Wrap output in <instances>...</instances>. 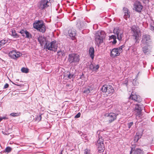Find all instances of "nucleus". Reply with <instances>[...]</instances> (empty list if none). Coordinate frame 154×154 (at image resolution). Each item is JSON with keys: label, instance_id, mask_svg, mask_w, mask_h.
I'll list each match as a JSON object with an SVG mask.
<instances>
[{"label": "nucleus", "instance_id": "nucleus-1", "mask_svg": "<svg viewBox=\"0 0 154 154\" xmlns=\"http://www.w3.org/2000/svg\"><path fill=\"white\" fill-rule=\"evenodd\" d=\"M102 131L99 130L97 131V137L98 139L96 144L97 149L100 152H103L104 149V145L103 143L104 140L102 136Z\"/></svg>", "mask_w": 154, "mask_h": 154}, {"label": "nucleus", "instance_id": "nucleus-2", "mask_svg": "<svg viewBox=\"0 0 154 154\" xmlns=\"http://www.w3.org/2000/svg\"><path fill=\"white\" fill-rule=\"evenodd\" d=\"M132 36L136 44H138L140 41V31L138 27L136 25H133L131 27Z\"/></svg>", "mask_w": 154, "mask_h": 154}, {"label": "nucleus", "instance_id": "nucleus-3", "mask_svg": "<svg viewBox=\"0 0 154 154\" xmlns=\"http://www.w3.org/2000/svg\"><path fill=\"white\" fill-rule=\"evenodd\" d=\"M33 27L38 31L42 32H44L46 31L45 23L42 20L35 21L33 24Z\"/></svg>", "mask_w": 154, "mask_h": 154}, {"label": "nucleus", "instance_id": "nucleus-4", "mask_svg": "<svg viewBox=\"0 0 154 154\" xmlns=\"http://www.w3.org/2000/svg\"><path fill=\"white\" fill-rule=\"evenodd\" d=\"M45 46L48 50L55 51L57 48V44L56 42L54 40L51 42H46Z\"/></svg>", "mask_w": 154, "mask_h": 154}, {"label": "nucleus", "instance_id": "nucleus-5", "mask_svg": "<svg viewBox=\"0 0 154 154\" xmlns=\"http://www.w3.org/2000/svg\"><path fill=\"white\" fill-rule=\"evenodd\" d=\"M95 42L98 46L103 42V37L102 36L101 32L98 31L95 35Z\"/></svg>", "mask_w": 154, "mask_h": 154}, {"label": "nucleus", "instance_id": "nucleus-6", "mask_svg": "<svg viewBox=\"0 0 154 154\" xmlns=\"http://www.w3.org/2000/svg\"><path fill=\"white\" fill-rule=\"evenodd\" d=\"M142 44L148 45L152 42L151 36L148 34H144L143 35L141 41Z\"/></svg>", "mask_w": 154, "mask_h": 154}, {"label": "nucleus", "instance_id": "nucleus-7", "mask_svg": "<svg viewBox=\"0 0 154 154\" xmlns=\"http://www.w3.org/2000/svg\"><path fill=\"white\" fill-rule=\"evenodd\" d=\"M113 33L116 34L117 39L119 41H121L123 36V31L118 28H115L113 30Z\"/></svg>", "mask_w": 154, "mask_h": 154}, {"label": "nucleus", "instance_id": "nucleus-8", "mask_svg": "<svg viewBox=\"0 0 154 154\" xmlns=\"http://www.w3.org/2000/svg\"><path fill=\"white\" fill-rule=\"evenodd\" d=\"M129 98V99H131L138 103H140L142 101V99L140 96L136 95L132 92Z\"/></svg>", "mask_w": 154, "mask_h": 154}, {"label": "nucleus", "instance_id": "nucleus-9", "mask_svg": "<svg viewBox=\"0 0 154 154\" xmlns=\"http://www.w3.org/2000/svg\"><path fill=\"white\" fill-rule=\"evenodd\" d=\"M143 6L141 5V3L138 1H136L134 4V9L136 11L140 12L142 9Z\"/></svg>", "mask_w": 154, "mask_h": 154}, {"label": "nucleus", "instance_id": "nucleus-10", "mask_svg": "<svg viewBox=\"0 0 154 154\" xmlns=\"http://www.w3.org/2000/svg\"><path fill=\"white\" fill-rule=\"evenodd\" d=\"M22 55L21 53L17 52L15 51H10L9 54V56L11 58H18L21 56Z\"/></svg>", "mask_w": 154, "mask_h": 154}, {"label": "nucleus", "instance_id": "nucleus-11", "mask_svg": "<svg viewBox=\"0 0 154 154\" xmlns=\"http://www.w3.org/2000/svg\"><path fill=\"white\" fill-rule=\"evenodd\" d=\"M49 3L47 0H42L40 2L39 7L41 9H43L49 6L48 4Z\"/></svg>", "mask_w": 154, "mask_h": 154}, {"label": "nucleus", "instance_id": "nucleus-12", "mask_svg": "<svg viewBox=\"0 0 154 154\" xmlns=\"http://www.w3.org/2000/svg\"><path fill=\"white\" fill-rule=\"evenodd\" d=\"M131 150L130 152V154H144L143 150L139 149H136L135 148L131 147Z\"/></svg>", "mask_w": 154, "mask_h": 154}, {"label": "nucleus", "instance_id": "nucleus-13", "mask_svg": "<svg viewBox=\"0 0 154 154\" xmlns=\"http://www.w3.org/2000/svg\"><path fill=\"white\" fill-rule=\"evenodd\" d=\"M143 107L142 106H140L138 104H136L135 108V110L137 112L136 115L140 117L141 115V111Z\"/></svg>", "mask_w": 154, "mask_h": 154}, {"label": "nucleus", "instance_id": "nucleus-14", "mask_svg": "<svg viewBox=\"0 0 154 154\" xmlns=\"http://www.w3.org/2000/svg\"><path fill=\"white\" fill-rule=\"evenodd\" d=\"M116 116L117 115L115 113L112 112L109 113L107 116L108 118L109 122L111 123L116 120Z\"/></svg>", "mask_w": 154, "mask_h": 154}, {"label": "nucleus", "instance_id": "nucleus-15", "mask_svg": "<svg viewBox=\"0 0 154 154\" xmlns=\"http://www.w3.org/2000/svg\"><path fill=\"white\" fill-rule=\"evenodd\" d=\"M69 36L72 38V40L75 39L76 35V31L73 28H72L69 29L68 31Z\"/></svg>", "mask_w": 154, "mask_h": 154}, {"label": "nucleus", "instance_id": "nucleus-16", "mask_svg": "<svg viewBox=\"0 0 154 154\" xmlns=\"http://www.w3.org/2000/svg\"><path fill=\"white\" fill-rule=\"evenodd\" d=\"M123 10L124 12V18L126 20L130 17V13L128 9L126 7L123 8Z\"/></svg>", "mask_w": 154, "mask_h": 154}, {"label": "nucleus", "instance_id": "nucleus-17", "mask_svg": "<svg viewBox=\"0 0 154 154\" xmlns=\"http://www.w3.org/2000/svg\"><path fill=\"white\" fill-rule=\"evenodd\" d=\"M38 40L42 46L45 44V45L46 43L47 42L46 41V38L44 36H39L38 38Z\"/></svg>", "mask_w": 154, "mask_h": 154}, {"label": "nucleus", "instance_id": "nucleus-18", "mask_svg": "<svg viewBox=\"0 0 154 154\" xmlns=\"http://www.w3.org/2000/svg\"><path fill=\"white\" fill-rule=\"evenodd\" d=\"M99 66L98 64L95 65L93 63H91L89 66V69L92 71L97 72V70L99 68Z\"/></svg>", "mask_w": 154, "mask_h": 154}, {"label": "nucleus", "instance_id": "nucleus-19", "mask_svg": "<svg viewBox=\"0 0 154 154\" xmlns=\"http://www.w3.org/2000/svg\"><path fill=\"white\" fill-rule=\"evenodd\" d=\"M149 47V45H147L142 47L143 51L145 54L148 55L151 52V50L148 48Z\"/></svg>", "mask_w": 154, "mask_h": 154}, {"label": "nucleus", "instance_id": "nucleus-20", "mask_svg": "<svg viewBox=\"0 0 154 154\" xmlns=\"http://www.w3.org/2000/svg\"><path fill=\"white\" fill-rule=\"evenodd\" d=\"M119 54L120 53L118 51H117V48H114L111 51V56L112 57H115L119 56Z\"/></svg>", "mask_w": 154, "mask_h": 154}, {"label": "nucleus", "instance_id": "nucleus-21", "mask_svg": "<svg viewBox=\"0 0 154 154\" xmlns=\"http://www.w3.org/2000/svg\"><path fill=\"white\" fill-rule=\"evenodd\" d=\"M108 86L107 91L106 92L110 95H111L114 93V90L112 85H108Z\"/></svg>", "mask_w": 154, "mask_h": 154}, {"label": "nucleus", "instance_id": "nucleus-22", "mask_svg": "<svg viewBox=\"0 0 154 154\" xmlns=\"http://www.w3.org/2000/svg\"><path fill=\"white\" fill-rule=\"evenodd\" d=\"M94 51L93 47H91L89 50V54L91 58H94Z\"/></svg>", "mask_w": 154, "mask_h": 154}, {"label": "nucleus", "instance_id": "nucleus-23", "mask_svg": "<svg viewBox=\"0 0 154 154\" xmlns=\"http://www.w3.org/2000/svg\"><path fill=\"white\" fill-rule=\"evenodd\" d=\"M116 37L115 35H112L109 36V40H111L113 39V41H112V42L113 44H115L117 42V41L116 40Z\"/></svg>", "mask_w": 154, "mask_h": 154}, {"label": "nucleus", "instance_id": "nucleus-24", "mask_svg": "<svg viewBox=\"0 0 154 154\" xmlns=\"http://www.w3.org/2000/svg\"><path fill=\"white\" fill-rule=\"evenodd\" d=\"M12 36L14 38H17L19 37V35L16 32V31L15 30H12Z\"/></svg>", "mask_w": 154, "mask_h": 154}, {"label": "nucleus", "instance_id": "nucleus-25", "mask_svg": "<svg viewBox=\"0 0 154 154\" xmlns=\"http://www.w3.org/2000/svg\"><path fill=\"white\" fill-rule=\"evenodd\" d=\"M68 61L71 62V63L75 62V61L76 62H78L79 60V58H69Z\"/></svg>", "mask_w": 154, "mask_h": 154}, {"label": "nucleus", "instance_id": "nucleus-26", "mask_svg": "<svg viewBox=\"0 0 154 154\" xmlns=\"http://www.w3.org/2000/svg\"><path fill=\"white\" fill-rule=\"evenodd\" d=\"M141 135L138 134L137 133H136V135L134 137V140L135 141L137 142L139 139L140 138Z\"/></svg>", "mask_w": 154, "mask_h": 154}, {"label": "nucleus", "instance_id": "nucleus-27", "mask_svg": "<svg viewBox=\"0 0 154 154\" xmlns=\"http://www.w3.org/2000/svg\"><path fill=\"white\" fill-rule=\"evenodd\" d=\"M69 58H79V56L77 54L75 53L72 54H69Z\"/></svg>", "mask_w": 154, "mask_h": 154}, {"label": "nucleus", "instance_id": "nucleus-28", "mask_svg": "<svg viewBox=\"0 0 154 154\" xmlns=\"http://www.w3.org/2000/svg\"><path fill=\"white\" fill-rule=\"evenodd\" d=\"M93 90L92 88H85L83 92L84 93H86L87 94H89L90 93L91 91H92Z\"/></svg>", "mask_w": 154, "mask_h": 154}, {"label": "nucleus", "instance_id": "nucleus-29", "mask_svg": "<svg viewBox=\"0 0 154 154\" xmlns=\"http://www.w3.org/2000/svg\"><path fill=\"white\" fill-rule=\"evenodd\" d=\"M108 87V85H103L101 88V90L102 92H106L107 91Z\"/></svg>", "mask_w": 154, "mask_h": 154}, {"label": "nucleus", "instance_id": "nucleus-30", "mask_svg": "<svg viewBox=\"0 0 154 154\" xmlns=\"http://www.w3.org/2000/svg\"><path fill=\"white\" fill-rule=\"evenodd\" d=\"M21 72L26 73H27L29 72V69L25 67H23L21 68Z\"/></svg>", "mask_w": 154, "mask_h": 154}, {"label": "nucleus", "instance_id": "nucleus-31", "mask_svg": "<svg viewBox=\"0 0 154 154\" xmlns=\"http://www.w3.org/2000/svg\"><path fill=\"white\" fill-rule=\"evenodd\" d=\"M124 45H123L119 47L116 48H117V51H118L120 53V52H122L123 50L122 49L124 48Z\"/></svg>", "mask_w": 154, "mask_h": 154}, {"label": "nucleus", "instance_id": "nucleus-32", "mask_svg": "<svg viewBox=\"0 0 154 154\" xmlns=\"http://www.w3.org/2000/svg\"><path fill=\"white\" fill-rule=\"evenodd\" d=\"M12 149L11 147L8 146L5 148V151L6 152L8 153L11 152V151Z\"/></svg>", "mask_w": 154, "mask_h": 154}, {"label": "nucleus", "instance_id": "nucleus-33", "mask_svg": "<svg viewBox=\"0 0 154 154\" xmlns=\"http://www.w3.org/2000/svg\"><path fill=\"white\" fill-rule=\"evenodd\" d=\"M25 34L26 35V38H31L32 35L31 34H30L28 32L26 31V32Z\"/></svg>", "mask_w": 154, "mask_h": 154}, {"label": "nucleus", "instance_id": "nucleus-34", "mask_svg": "<svg viewBox=\"0 0 154 154\" xmlns=\"http://www.w3.org/2000/svg\"><path fill=\"white\" fill-rule=\"evenodd\" d=\"M10 115H11L12 116L15 117V116H18L19 115H18V113L13 112V113H11L10 114Z\"/></svg>", "mask_w": 154, "mask_h": 154}, {"label": "nucleus", "instance_id": "nucleus-35", "mask_svg": "<svg viewBox=\"0 0 154 154\" xmlns=\"http://www.w3.org/2000/svg\"><path fill=\"white\" fill-rule=\"evenodd\" d=\"M85 154H90V150L89 149H86L84 150Z\"/></svg>", "mask_w": 154, "mask_h": 154}, {"label": "nucleus", "instance_id": "nucleus-36", "mask_svg": "<svg viewBox=\"0 0 154 154\" xmlns=\"http://www.w3.org/2000/svg\"><path fill=\"white\" fill-rule=\"evenodd\" d=\"M5 44V41L2 40L0 41V47L4 45Z\"/></svg>", "mask_w": 154, "mask_h": 154}, {"label": "nucleus", "instance_id": "nucleus-37", "mask_svg": "<svg viewBox=\"0 0 154 154\" xmlns=\"http://www.w3.org/2000/svg\"><path fill=\"white\" fill-rule=\"evenodd\" d=\"M8 119L7 117H1L0 116V122H1L3 119L6 120Z\"/></svg>", "mask_w": 154, "mask_h": 154}, {"label": "nucleus", "instance_id": "nucleus-38", "mask_svg": "<svg viewBox=\"0 0 154 154\" xmlns=\"http://www.w3.org/2000/svg\"><path fill=\"white\" fill-rule=\"evenodd\" d=\"M133 122H131L128 123V128H130L131 126L133 125Z\"/></svg>", "mask_w": 154, "mask_h": 154}, {"label": "nucleus", "instance_id": "nucleus-39", "mask_svg": "<svg viewBox=\"0 0 154 154\" xmlns=\"http://www.w3.org/2000/svg\"><path fill=\"white\" fill-rule=\"evenodd\" d=\"M26 30H21L20 31V33L22 34V36H24V34H25L26 32Z\"/></svg>", "mask_w": 154, "mask_h": 154}, {"label": "nucleus", "instance_id": "nucleus-40", "mask_svg": "<svg viewBox=\"0 0 154 154\" xmlns=\"http://www.w3.org/2000/svg\"><path fill=\"white\" fill-rule=\"evenodd\" d=\"M81 116V113L80 112H79L77 114H76L75 116V118H78L80 117Z\"/></svg>", "mask_w": 154, "mask_h": 154}, {"label": "nucleus", "instance_id": "nucleus-41", "mask_svg": "<svg viewBox=\"0 0 154 154\" xmlns=\"http://www.w3.org/2000/svg\"><path fill=\"white\" fill-rule=\"evenodd\" d=\"M57 54H58V56H59L61 54H62V56H61V57H64L63 54H64V53H63V52H61V51H60V52H57Z\"/></svg>", "mask_w": 154, "mask_h": 154}, {"label": "nucleus", "instance_id": "nucleus-42", "mask_svg": "<svg viewBox=\"0 0 154 154\" xmlns=\"http://www.w3.org/2000/svg\"><path fill=\"white\" fill-rule=\"evenodd\" d=\"M9 85L8 83H6L4 85L3 89H5L7 88L8 87Z\"/></svg>", "mask_w": 154, "mask_h": 154}, {"label": "nucleus", "instance_id": "nucleus-43", "mask_svg": "<svg viewBox=\"0 0 154 154\" xmlns=\"http://www.w3.org/2000/svg\"><path fill=\"white\" fill-rule=\"evenodd\" d=\"M12 82V83L14 85H17V86H19L20 87V88H21V87H22L23 86V85H20V84H15V83L12 82Z\"/></svg>", "mask_w": 154, "mask_h": 154}, {"label": "nucleus", "instance_id": "nucleus-44", "mask_svg": "<svg viewBox=\"0 0 154 154\" xmlns=\"http://www.w3.org/2000/svg\"><path fill=\"white\" fill-rule=\"evenodd\" d=\"M74 76L73 75L71 74L70 73L68 76V77L69 79H71V78H72Z\"/></svg>", "mask_w": 154, "mask_h": 154}, {"label": "nucleus", "instance_id": "nucleus-45", "mask_svg": "<svg viewBox=\"0 0 154 154\" xmlns=\"http://www.w3.org/2000/svg\"><path fill=\"white\" fill-rule=\"evenodd\" d=\"M150 29L152 31H153L154 32V26L151 25L150 27Z\"/></svg>", "mask_w": 154, "mask_h": 154}, {"label": "nucleus", "instance_id": "nucleus-46", "mask_svg": "<svg viewBox=\"0 0 154 154\" xmlns=\"http://www.w3.org/2000/svg\"><path fill=\"white\" fill-rule=\"evenodd\" d=\"M37 118L38 119H39L40 121L42 119L41 115H39Z\"/></svg>", "mask_w": 154, "mask_h": 154}, {"label": "nucleus", "instance_id": "nucleus-47", "mask_svg": "<svg viewBox=\"0 0 154 154\" xmlns=\"http://www.w3.org/2000/svg\"><path fill=\"white\" fill-rule=\"evenodd\" d=\"M111 100L110 99H107L106 100V103H110L111 102Z\"/></svg>", "mask_w": 154, "mask_h": 154}, {"label": "nucleus", "instance_id": "nucleus-48", "mask_svg": "<svg viewBox=\"0 0 154 154\" xmlns=\"http://www.w3.org/2000/svg\"><path fill=\"white\" fill-rule=\"evenodd\" d=\"M144 1L148 3L149 2V0H144Z\"/></svg>", "mask_w": 154, "mask_h": 154}, {"label": "nucleus", "instance_id": "nucleus-49", "mask_svg": "<svg viewBox=\"0 0 154 154\" xmlns=\"http://www.w3.org/2000/svg\"><path fill=\"white\" fill-rule=\"evenodd\" d=\"M70 85H71L69 84H66V86L67 87H69Z\"/></svg>", "mask_w": 154, "mask_h": 154}, {"label": "nucleus", "instance_id": "nucleus-50", "mask_svg": "<svg viewBox=\"0 0 154 154\" xmlns=\"http://www.w3.org/2000/svg\"><path fill=\"white\" fill-rule=\"evenodd\" d=\"M15 81L18 82L19 81V80L18 79H16Z\"/></svg>", "mask_w": 154, "mask_h": 154}, {"label": "nucleus", "instance_id": "nucleus-51", "mask_svg": "<svg viewBox=\"0 0 154 154\" xmlns=\"http://www.w3.org/2000/svg\"><path fill=\"white\" fill-rule=\"evenodd\" d=\"M140 72H139L138 73V74L136 76L137 77V76H138V74Z\"/></svg>", "mask_w": 154, "mask_h": 154}, {"label": "nucleus", "instance_id": "nucleus-52", "mask_svg": "<svg viewBox=\"0 0 154 154\" xmlns=\"http://www.w3.org/2000/svg\"><path fill=\"white\" fill-rule=\"evenodd\" d=\"M15 82L16 83H18L17 82Z\"/></svg>", "mask_w": 154, "mask_h": 154}, {"label": "nucleus", "instance_id": "nucleus-53", "mask_svg": "<svg viewBox=\"0 0 154 154\" xmlns=\"http://www.w3.org/2000/svg\"><path fill=\"white\" fill-rule=\"evenodd\" d=\"M61 154H62V153H61Z\"/></svg>", "mask_w": 154, "mask_h": 154}]
</instances>
